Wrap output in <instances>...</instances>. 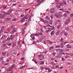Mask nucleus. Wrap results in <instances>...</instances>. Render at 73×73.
I'll use <instances>...</instances> for the list:
<instances>
[{"instance_id": "nucleus-1", "label": "nucleus", "mask_w": 73, "mask_h": 73, "mask_svg": "<svg viewBox=\"0 0 73 73\" xmlns=\"http://www.w3.org/2000/svg\"><path fill=\"white\" fill-rule=\"evenodd\" d=\"M55 50H56L57 52L59 53L60 55H61V52H62L63 51H64V50L61 49L60 48H58L56 49Z\"/></svg>"}, {"instance_id": "nucleus-2", "label": "nucleus", "mask_w": 73, "mask_h": 73, "mask_svg": "<svg viewBox=\"0 0 73 73\" xmlns=\"http://www.w3.org/2000/svg\"><path fill=\"white\" fill-rule=\"evenodd\" d=\"M12 11H13V9H11L7 11V13H4V15H11V14L12 13Z\"/></svg>"}, {"instance_id": "nucleus-3", "label": "nucleus", "mask_w": 73, "mask_h": 73, "mask_svg": "<svg viewBox=\"0 0 73 73\" xmlns=\"http://www.w3.org/2000/svg\"><path fill=\"white\" fill-rule=\"evenodd\" d=\"M5 16H6V15H5V14H4V13L3 15L2 14H0V19H4V18Z\"/></svg>"}, {"instance_id": "nucleus-4", "label": "nucleus", "mask_w": 73, "mask_h": 73, "mask_svg": "<svg viewBox=\"0 0 73 73\" xmlns=\"http://www.w3.org/2000/svg\"><path fill=\"white\" fill-rule=\"evenodd\" d=\"M50 12L51 13H54V12H55V11H54V8H52L50 9Z\"/></svg>"}, {"instance_id": "nucleus-5", "label": "nucleus", "mask_w": 73, "mask_h": 73, "mask_svg": "<svg viewBox=\"0 0 73 73\" xmlns=\"http://www.w3.org/2000/svg\"><path fill=\"white\" fill-rule=\"evenodd\" d=\"M43 1H44L43 0H42L40 1V0H38L37 1V2H38V4L35 6L36 7V6H37V5H40V4H41L42 2H43Z\"/></svg>"}, {"instance_id": "nucleus-6", "label": "nucleus", "mask_w": 73, "mask_h": 73, "mask_svg": "<svg viewBox=\"0 0 73 73\" xmlns=\"http://www.w3.org/2000/svg\"><path fill=\"white\" fill-rule=\"evenodd\" d=\"M12 39H13V38L11 37V38L8 37L7 38L6 41H10V42H11V41H12Z\"/></svg>"}, {"instance_id": "nucleus-7", "label": "nucleus", "mask_w": 73, "mask_h": 73, "mask_svg": "<svg viewBox=\"0 0 73 73\" xmlns=\"http://www.w3.org/2000/svg\"><path fill=\"white\" fill-rule=\"evenodd\" d=\"M11 53L12 54L15 55V54H17V51L15 50H13L11 51Z\"/></svg>"}, {"instance_id": "nucleus-8", "label": "nucleus", "mask_w": 73, "mask_h": 73, "mask_svg": "<svg viewBox=\"0 0 73 73\" xmlns=\"http://www.w3.org/2000/svg\"><path fill=\"white\" fill-rule=\"evenodd\" d=\"M60 31L59 30H58L56 32V36H58L60 35Z\"/></svg>"}, {"instance_id": "nucleus-9", "label": "nucleus", "mask_w": 73, "mask_h": 73, "mask_svg": "<svg viewBox=\"0 0 73 73\" xmlns=\"http://www.w3.org/2000/svg\"><path fill=\"white\" fill-rule=\"evenodd\" d=\"M29 14H28L26 16H25L23 18L25 19H27L29 17Z\"/></svg>"}, {"instance_id": "nucleus-10", "label": "nucleus", "mask_w": 73, "mask_h": 73, "mask_svg": "<svg viewBox=\"0 0 73 73\" xmlns=\"http://www.w3.org/2000/svg\"><path fill=\"white\" fill-rule=\"evenodd\" d=\"M25 28H24L22 29V32H21V35H23V34H24L25 33V31L24 30H25Z\"/></svg>"}, {"instance_id": "nucleus-11", "label": "nucleus", "mask_w": 73, "mask_h": 73, "mask_svg": "<svg viewBox=\"0 0 73 73\" xmlns=\"http://www.w3.org/2000/svg\"><path fill=\"white\" fill-rule=\"evenodd\" d=\"M16 32V29H13V30L10 32L11 34H13L14 32Z\"/></svg>"}, {"instance_id": "nucleus-12", "label": "nucleus", "mask_w": 73, "mask_h": 73, "mask_svg": "<svg viewBox=\"0 0 73 73\" xmlns=\"http://www.w3.org/2000/svg\"><path fill=\"white\" fill-rule=\"evenodd\" d=\"M55 32L54 31H52L50 33L51 36H53V35H54Z\"/></svg>"}, {"instance_id": "nucleus-13", "label": "nucleus", "mask_w": 73, "mask_h": 73, "mask_svg": "<svg viewBox=\"0 0 73 73\" xmlns=\"http://www.w3.org/2000/svg\"><path fill=\"white\" fill-rule=\"evenodd\" d=\"M41 38L42 40H45V39H46V38L44 36H41Z\"/></svg>"}, {"instance_id": "nucleus-14", "label": "nucleus", "mask_w": 73, "mask_h": 73, "mask_svg": "<svg viewBox=\"0 0 73 73\" xmlns=\"http://www.w3.org/2000/svg\"><path fill=\"white\" fill-rule=\"evenodd\" d=\"M41 57H42L43 59H44V56H43L42 55H40L38 56V58H41Z\"/></svg>"}, {"instance_id": "nucleus-15", "label": "nucleus", "mask_w": 73, "mask_h": 73, "mask_svg": "<svg viewBox=\"0 0 73 73\" xmlns=\"http://www.w3.org/2000/svg\"><path fill=\"white\" fill-rule=\"evenodd\" d=\"M67 21L68 22V23H70V17H68V18H67Z\"/></svg>"}, {"instance_id": "nucleus-16", "label": "nucleus", "mask_w": 73, "mask_h": 73, "mask_svg": "<svg viewBox=\"0 0 73 73\" xmlns=\"http://www.w3.org/2000/svg\"><path fill=\"white\" fill-rule=\"evenodd\" d=\"M25 20L24 19V18H23L21 20V23H23L25 22Z\"/></svg>"}, {"instance_id": "nucleus-17", "label": "nucleus", "mask_w": 73, "mask_h": 73, "mask_svg": "<svg viewBox=\"0 0 73 73\" xmlns=\"http://www.w3.org/2000/svg\"><path fill=\"white\" fill-rule=\"evenodd\" d=\"M11 20V19L10 18H7V19L6 20V21L7 22H8V21H9Z\"/></svg>"}, {"instance_id": "nucleus-18", "label": "nucleus", "mask_w": 73, "mask_h": 73, "mask_svg": "<svg viewBox=\"0 0 73 73\" xmlns=\"http://www.w3.org/2000/svg\"><path fill=\"white\" fill-rule=\"evenodd\" d=\"M5 28V27H4V26H3L2 27V28L1 29V32H3V30H4V29Z\"/></svg>"}, {"instance_id": "nucleus-19", "label": "nucleus", "mask_w": 73, "mask_h": 73, "mask_svg": "<svg viewBox=\"0 0 73 73\" xmlns=\"http://www.w3.org/2000/svg\"><path fill=\"white\" fill-rule=\"evenodd\" d=\"M16 42H14L13 43L12 46H16Z\"/></svg>"}, {"instance_id": "nucleus-20", "label": "nucleus", "mask_w": 73, "mask_h": 73, "mask_svg": "<svg viewBox=\"0 0 73 73\" xmlns=\"http://www.w3.org/2000/svg\"><path fill=\"white\" fill-rule=\"evenodd\" d=\"M65 29L67 31H69V27L68 26H66L65 27Z\"/></svg>"}, {"instance_id": "nucleus-21", "label": "nucleus", "mask_w": 73, "mask_h": 73, "mask_svg": "<svg viewBox=\"0 0 73 73\" xmlns=\"http://www.w3.org/2000/svg\"><path fill=\"white\" fill-rule=\"evenodd\" d=\"M15 64H13L12 65H11V66L10 67V68H14L15 66Z\"/></svg>"}, {"instance_id": "nucleus-22", "label": "nucleus", "mask_w": 73, "mask_h": 73, "mask_svg": "<svg viewBox=\"0 0 73 73\" xmlns=\"http://www.w3.org/2000/svg\"><path fill=\"white\" fill-rule=\"evenodd\" d=\"M7 52H2V56H3L5 55L6 53H7Z\"/></svg>"}, {"instance_id": "nucleus-23", "label": "nucleus", "mask_w": 73, "mask_h": 73, "mask_svg": "<svg viewBox=\"0 0 73 73\" xmlns=\"http://www.w3.org/2000/svg\"><path fill=\"white\" fill-rule=\"evenodd\" d=\"M50 30V28H48V30L46 31H45V32H46V33H48V32H49Z\"/></svg>"}, {"instance_id": "nucleus-24", "label": "nucleus", "mask_w": 73, "mask_h": 73, "mask_svg": "<svg viewBox=\"0 0 73 73\" xmlns=\"http://www.w3.org/2000/svg\"><path fill=\"white\" fill-rule=\"evenodd\" d=\"M45 19H46V20H50V19H49V17L48 16H46L45 17Z\"/></svg>"}, {"instance_id": "nucleus-25", "label": "nucleus", "mask_w": 73, "mask_h": 73, "mask_svg": "<svg viewBox=\"0 0 73 73\" xmlns=\"http://www.w3.org/2000/svg\"><path fill=\"white\" fill-rule=\"evenodd\" d=\"M44 23L45 24H48L49 23V21H44Z\"/></svg>"}, {"instance_id": "nucleus-26", "label": "nucleus", "mask_w": 73, "mask_h": 73, "mask_svg": "<svg viewBox=\"0 0 73 73\" xmlns=\"http://www.w3.org/2000/svg\"><path fill=\"white\" fill-rule=\"evenodd\" d=\"M40 65H43V64H44V61H40Z\"/></svg>"}, {"instance_id": "nucleus-27", "label": "nucleus", "mask_w": 73, "mask_h": 73, "mask_svg": "<svg viewBox=\"0 0 73 73\" xmlns=\"http://www.w3.org/2000/svg\"><path fill=\"white\" fill-rule=\"evenodd\" d=\"M47 42H48L50 44H53V42L49 40H47Z\"/></svg>"}, {"instance_id": "nucleus-28", "label": "nucleus", "mask_w": 73, "mask_h": 73, "mask_svg": "<svg viewBox=\"0 0 73 73\" xmlns=\"http://www.w3.org/2000/svg\"><path fill=\"white\" fill-rule=\"evenodd\" d=\"M53 23V21L52 20H51L50 21V25H52V24Z\"/></svg>"}, {"instance_id": "nucleus-29", "label": "nucleus", "mask_w": 73, "mask_h": 73, "mask_svg": "<svg viewBox=\"0 0 73 73\" xmlns=\"http://www.w3.org/2000/svg\"><path fill=\"white\" fill-rule=\"evenodd\" d=\"M60 42L62 43L64 42V41H63V38H61Z\"/></svg>"}, {"instance_id": "nucleus-30", "label": "nucleus", "mask_w": 73, "mask_h": 73, "mask_svg": "<svg viewBox=\"0 0 73 73\" xmlns=\"http://www.w3.org/2000/svg\"><path fill=\"white\" fill-rule=\"evenodd\" d=\"M35 36H39V33H36L35 34Z\"/></svg>"}, {"instance_id": "nucleus-31", "label": "nucleus", "mask_w": 73, "mask_h": 73, "mask_svg": "<svg viewBox=\"0 0 73 73\" xmlns=\"http://www.w3.org/2000/svg\"><path fill=\"white\" fill-rule=\"evenodd\" d=\"M64 12L66 13H67V14H69V13H70V12L68 11H64Z\"/></svg>"}, {"instance_id": "nucleus-32", "label": "nucleus", "mask_w": 73, "mask_h": 73, "mask_svg": "<svg viewBox=\"0 0 73 73\" xmlns=\"http://www.w3.org/2000/svg\"><path fill=\"white\" fill-rule=\"evenodd\" d=\"M3 57L2 56L0 57V61H2V60H3Z\"/></svg>"}, {"instance_id": "nucleus-33", "label": "nucleus", "mask_w": 73, "mask_h": 73, "mask_svg": "<svg viewBox=\"0 0 73 73\" xmlns=\"http://www.w3.org/2000/svg\"><path fill=\"white\" fill-rule=\"evenodd\" d=\"M63 4H64V5H66V1H64L63 2Z\"/></svg>"}, {"instance_id": "nucleus-34", "label": "nucleus", "mask_w": 73, "mask_h": 73, "mask_svg": "<svg viewBox=\"0 0 73 73\" xmlns=\"http://www.w3.org/2000/svg\"><path fill=\"white\" fill-rule=\"evenodd\" d=\"M50 17L52 19L53 18V15L51 14L50 15Z\"/></svg>"}, {"instance_id": "nucleus-35", "label": "nucleus", "mask_w": 73, "mask_h": 73, "mask_svg": "<svg viewBox=\"0 0 73 73\" xmlns=\"http://www.w3.org/2000/svg\"><path fill=\"white\" fill-rule=\"evenodd\" d=\"M63 16H64V17H67V14L66 13H64L63 14Z\"/></svg>"}, {"instance_id": "nucleus-36", "label": "nucleus", "mask_w": 73, "mask_h": 73, "mask_svg": "<svg viewBox=\"0 0 73 73\" xmlns=\"http://www.w3.org/2000/svg\"><path fill=\"white\" fill-rule=\"evenodd\" d=\"M21 42V40H19L17 43V44L18 45H19V44H20V42Z\"/></svg>"}, {"instance_id": "nucleus-37", "label": "nucleus", "mask_w": 73, "mask_h": 73, "mask_svg": "<svg viewBox=\"0 0 73 73\" xmlns=\"http://www.w3.org/2000/svg\"><path fill=\"white\" fill-rule=\"evenodd\" d=\"M50 64H51L52 65H55V63H53V62H51L50 63Z\"/></svg>"}, {"instance_id": "nucleus-38", "label": "nucleus", "mask_w": 73, "mask_h": 73, "mask_svg": "<svg viewBox=\"0 0 73 73\" xmlns=\"http://www.w3.org/2000/svg\"><path fill=\"white\" fill-rule=\"evenodd\" d=\"M47 50H44L43 52H42V53H47Z\"/></svg>"}, {"instance_id": "nucleus-39", "label": "nucleus", "mask_w": 73, "mask_h": 73, "mask_svg": "<svg viewBox=\"0 0 73 73\" xmlns=\"http://www.w3.org/2000/svg\"><path fill=\"white\" fill-rule=\"evenodd\" d=\"M40 36H42V35H43V34L41 33H39V36H40Z\"/></svg>"}, {"instance_id": "nucleus-40", "label": "nucleus", "mask_w": 73, "mask_h": 73, "mask_svg": "<svg viewBox=\"0 0 73 73\" xmlns=\"http://www.w3.org/2000/svg\"><path fill=\"white\" fill-rule=\"evenodd\" d=\"M5 39H4L3 40L2 42H3V43H4L5 42Z\"/></svg>"}, {"instance_id": "nucleus-41", "label": "nucleus", "mask_w": 73, "mask_h": 73, "mask_svg": "<svg viewBox=\"0 0 73 73\" xmlns=\"http://www.w3.org/2000/svg\"><path fill=\"white\" fill-rule=\"evenodd\" d=\"M40 20H41V21H42V22H43V23H44V19H43L42 18H40Z\"/></svg>"}, {"instance_id": "nucleus-42", "label": "nucleus", "mask_w": 73, "mask_h": 73, "mask_svg": "<svg viewBox=\"0 0 73 73\" xmlns=\"http://www.w3.org/2000/svg\"><path fill=\"white\" fill-rule=\"evenodd\" d=\"M56 8H60L61 7L60 6H59L58 5H56Z\"/></svg>"}, {"instance_id": "nucleus-43", "label": "nucleus", "mask_w": 73, "mask_h": 73, "mask_svg": "<svg viewBox=\"0 0 73 73\" xmlns=\"http://www.w3.org/2000/svg\"><path fill=\"white\" fill-rule=\"evenodd\" d=\"M52 49H53V46L50 47L49 48V50H51Z\"/></svg>"}, {"instance_id": "nucleus-44", "label": "nucleus", "mask_w": 73, "mask_h": 73, "mask_svg": "<svg viewBox=\"0 0 73 73\" xmlns=\"http://www.w3.org/2000/svg\"><path fill=\"white\" fill-rule=\"evenodd\" d=\"M60 27H61V26L60 25H58L57 27V29H60Z\"/></svg>"}, {"instance_id": "nucleus-45", "label": "nucleus", "mask_w": 73, "mask_h": 73, "mask_svg": "<svg viewBox=\"0 0 73 73\" xmlns=\"http://www.w3.org/2000/svg\"><path fill=\"white\" fill-rule=\"evenodd\" d=\"M16 20H17V19H13L12 21H16Z\"/></svg>"}, {"instance_id": "nucleus-46", "label": "nucleus", "mask_w": 73, "mask_h": 73, "mask_svg": "<svg viewBox=\"0 0 73 73\" xmlns=\"http://www.w3.org/2000/svg\"><path fill=\"white\" fill-rule=\"evenodd\" d=\"M64 35H66V36H67V35H68V33H67L66 32L64 33Z\"/></svg>"}, {"instance_id": "nucleus-47", "label": "nucleus", "mask_w": 73, "mask_h": 73, "mask_svg": "<svg viewBox=\"0 0 73 73\" xmlns=\"http://www.w3.org/2000/svg\"><path fill=\"white\" fill-rule=\"evenodd\" d=\"M36 43H37V41L35 42V41H34L33 42V44H36Z\"/></svg>"}, {"instance_id": "nucleus-48", "label": "nucleus", "mask_w": 73, "mask_h": 73, "mask_svg": "<svg viewBox=\"0 0 73 73\" xmlns=\"http://www.w3.org/2000/svg\"><path fill=\"white\" fill-rule=\"evenodd\" d=\"M24 14H22L20 16L21 17H24Z\"/></svg>"}, {"instance_id": "nucleus-49", "label": "nucleus", "mask_w": 73, "mask_h": 73, "mask_svg": "<svg viewBox=\"0 0 73 73\" xmlns=\"http://www.w3.org/2000/svg\"><path fill=\"white\" fill-rule=\"evenodd\" d=\"M29 23H26L25 24V26H27V25H28Z\"/></svg>"}, {"instance_id": "nucleus-50", "label": "nucleus", "mask_w": 73, "mask_h": 73, "mask_svg": "<svg viewBox=\"0 0 73 73\" xmlns=\"http://www.w3.org/2000/svg\"><path fill=\"white\" fill-rule=\"evenodd\" d=\"M24 57H22L20 59V60L21 61H23V60H24Z\"/></svg>"}, {"instance_id": "nucleus-51", "label": "nucleus", "mask_w": 73, "mask_h": 73, "mask_svg": "<svg viewBox=\"0 0 73 73\" xmlns=\"http://www.w3.org/2000/svg\"><path fill=\"white\" fill-rule=\"evenodd\" d=\"M10 37H11V38H13L15 37V36L10 35Z\"/></svg>"}, {"instance_id": "nucleus-52", "label": "nucleus", "mask_w": 73, "mask_h": 73, "mask_svg": "<svg viewBox=\"0 0 73 73\" xmlns=\"http://www.w3.org/2000/svg\"><path fill=\"white\" fill-rule=\"evenodd\" d=\"M69 58V56H66L65 57V58Z\"/></svg>"}, {"instance_id": "nucleus-53", "label": "nucleus", "mask_w": 73, "mask_h": 73, "mask_svg": "<svg viewBox=\"0 0 73 73\" xmlns=\"http://www.w3.org/2000/svg\"><path fill=\"white\" fill-rule=\"evenodd\" d=\"M73 14H71L70 15V17H73Z\"/></svg>"}, {"instance_id": "nucleus-54", "label": "nucleus", "mask_w": 73, "mask_h": 73, "mask_svg": "<svg viewBox=\"0 0 73 73\" xmlns=\"http://www.w3.org/2000/svg\"><path fill=\"white\" fill-rule=\"evenodd\" d=\"M25 66V65H24V66H22L20 68V69H23V68H24Z\"/></svg>"}, {"instance_id": "nucleus-55", "label": "nucleus", "mask_w": 73, "mask_h": 73, "mask_svg": "<svg viewBox=\"0 0 73 73\" xmlns=\"http://www.w3.org/2000/svg\"><path fill=\"white\" fill-rule=\"evenodd\" d=\"M59 5H60V6H62V4L61 3H60L59 4Z\"/></svg>"}, {"instance_id": "nucleus-56", "label": "nucleus", "mask_w": 73, "mask_h": 73, "mask_svg": "<svg viewBox=\"0 0 73 73\" xmlns=\"http://www.w3.org/2000/svg\"><path fill=\"white\" fill-rule=\"evenodd\" d=\"M56 57H57V58H60V56L59 55H57L56 56Z\"/></svg>"}, {"instance_id": "nucleus-57", "label": "nucleus", "mask_w": 73, "mask_h": 73, "mask_svg": "<svg viewBox=\"0 0 73 73\" xmlns=\"http://www.w3.org/2000/svg\"><path fill=\"white\" fill-rule=\"evenodd\" d=\"M62 61H65V59H64V58H62Z\"/></svg>"}, {"instance_id": "nucleus-58", "label": "nucleus", "mask_w": 73, "mask_h": 73, "mask_svg": "<svg viewBox=\"0 0 73 73\" xmlns=\"http://www.w3.org/2000/svg\"><path fill=\"white\" fill-rule=\"evenodd\" d=\"M19 7H22V5L21 4H19Z\"/></svg>"}, {"instance_id": "nucleus-59", "label": "nucleus", "mask_w": 73, "mask_h": 73, "mask_svg": "<svg viewBox=\"0 0 73 73\" xmlns=\"http://www.w3.org/2000/svg\"><path fill=\"white\" fill-rule=\"evenodd\" d=\"M48 72H51V70L50 69H48Z\"/></svg>"}, {"instance_id": "nucleus-60", "label": "nucleus", "mask_w": 73, "mask_h": 73, "mask_svg": "<svg viewBox=\"0 0 73 73\" xmlns=\"http://www.w3.org/2000/svg\"><path fill=\"white\" fill-rule=\"evenodd\" d=\"M22 54H25V51L24 52H22Z\"/></svg>"}, {"instance_id": "nucleus-61", "label": "nucleus", "mask_w": 73, "mask_h": 73, "mask_svg": "<svg viewBox=\"0 0 73 73\" xmlns=\"http://www.w3.org/2000/svg\"><path fill=\"white\" fill-rule=\"evenodd\" d=\"M59 9L60 11H64L63 9Z\"/></svg>"}, {"instance_id": "nucleus-62", "label": "nucleus", "mask_w": 73, "mask_h": 73, "mask_svg": "<svg viewBox=\"0 0 73 73\" xmlns=\"http://www.w3.org/2000/svg\"><path fill=\"white\" fill-rule=\"evenodd\" d=\"M70 55L71 56H73V53H70Z\"/></svg>"}, {"instance_id": "nucleus-63", "label": "nucleus", "mask_w": 73, "mask_h": 73, "mask_svg": "<svg viewBox=\"0 0 73 73\" xmlns=\"http://www.w3.org/2000/svg\"><path fill=\"white\" fill-rule=\"evenodd\" d=\"M12 45L11 43H9L8 44V46H11Z\"/></svg>"}, {"instance_id": "nucleus-64", "label": "nucleus", "mask_w": 73, "mask_h": 73, "mask_svg": "<svg viewBox=\"0 0 73 73\" xmlns=\"http://www.w3.org/2000/svg\"><path fill=\"white\" fill-rule=\"evenodd\" d=\"M68 11H71V8H69L68 9Z\"/></svg>"}]
</instances>
